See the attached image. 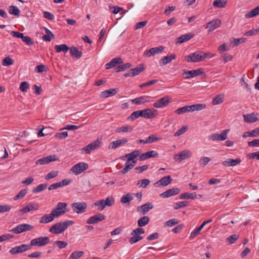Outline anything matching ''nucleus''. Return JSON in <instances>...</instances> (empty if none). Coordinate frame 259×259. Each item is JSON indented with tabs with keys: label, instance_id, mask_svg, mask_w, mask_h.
I'll return each instance as SVG.
<instances>
[{
	"label": "nucleus",
	"instance_id": "nucleus-1",
	"mask_svg": "<svg viewBox=\"0 0 259 259\" xmlns=\"http://www.w3.org/2000/svg\"><path fill=\"white\" fill-rule=\"evenodd\" d=\"M74 224L72 220H67L63 222L57 223L49 229V232L55 234H59L66 230L69 226Z\"/></svg>",
	"mask_w": 259,
	"mask_h": 259
},
{
	"label": "nucleus",
	"instance_id": "nucleus-2",
	"mask_svg": "<svg viewBox=\"0 0 259 259\" xmlns=\"http://www.w3.org/2000/svg\"><path fill=\"white\" fill-rule=\"evenodd\" d=\"M205 107L206 105L204 104L187 105L176 110L175 113L177 114L180 115L187 112L201 110L205 108Z\"/></svg>",
	"mask_w": 259,
	"mask_h": 259
},
{
	"label": "nucleus",
	"instance_id": "nucleus-3",
	"mask_svg": "<svg viewBox=\"0 0 259 259\" xmlns=\"http://www.w3.org/2000/svg\"><path fill=\"white\" fill-rule=\"evenodd\" d=\"M67 206V204L65 202H58L56 207L51 211L56 218H59L68 211Z\"/></svg>",
	"mask_w": 259,
	"mask_h": 259
},
{
	"label": "nucleus",
	"instance_id": "nucleus-4",
	"mask_svg": "<svg viewBox=\"0 0 259 259\" xmlns=\"http://www.w3.org/2000/svg\"><path fill=\"white\" fill-rule=\"evenodd\" d=\"M88 167V163L80 162L73 166L70 169L69 173L77 175L84 171Z\"/></svg>",
	"mask_w": 259,
	"mask_h": 259
},
{
	"label": "nucleus",
	"instance_id": "nucleus-5",
	"mask_svg": "<svg viewBox=\"0 0 259 259\" xmlns=\"http://www.w3.org/2000/svg\"><path fill=\"white\" fill-rule=\"evenodd\" d=\"M50 242V238L47 236L39 237L37 238L33 239L30 241V245L34 246H43L49 244Z\"/></svg>",
	"mask_w": 259,
	"mask_h": 259
},
{
	"label": "nucleus",
	"instance_id": "nucleus-6",
	"mask_svg": "<svg viewBox=\"0 0 259 259\" xmlns=\"http://www.w3.org/2000/svg\"><path fill=\"white\" fill-rule=\"evenodd\" d=\"M171 102V98L168 96H165L155 102L153 106L156 108H162L167 106Z\"/></svg>",
	"mask_w": 259,
	"mask_h": 259
},
{
	"label": "nucleus",
	"instance_id": "nucleus-7",
	"mask_svg": "<svg viewBox=\"0 0 259 259\" xmlns=\"http://www.w3.org/2000/svg\"><path fill=\"white\" fill-rule=\"evenodd\" d=\"M34 227L31 225L27 224H21L17 225L13 228L10 231L13 232L15 234H20L24 232L31 231L33 229Z\"/></svg>",
	"mask_w": 259,
	"mask_h": 259
},
{
	"label": "nucleus",
	"instance_id": "nucleus-8",
	"mask_svg": "<svg viewBox=\"0 0 259 259\" xmlns=\"http://www.w3.org/2000/svg\"><path fill=\"white\" fill-rule=\"evenodd\" d=\"M102 142L101 140L97 139L83 147L81 150L84 151L87 154H90L92 151L102 146Z\"/></svg>",
	"mask_w": 259,
	"mask_h": 259
},
{
	"label": "nucleus",
	"instance_id": "nucleus-9",
	"mask_svg": "<svg viewBox=\"0 0 259 259\" xmlns=\"http://www.w3.org/2000/svg\"><path fill=\"white\" fill-rule=\"evenodd\" d=\"M201 53L196 52L185 56V59L188 62H199L202 61Z\"/></svg>",
	"mask_w": 259,
	"mask_h": 259
},
{
	"label": "nucleus",
	"instance_id": "nucleus-10",
	"mask_svg": "<svg viewBox=\"0 0 259 259\" xmlns=\"http://www.w3.org/2000/svg\"><path fill=\"white\" fill-rule=\"evenodd\" d=\"M31 249V245L30 244H22L20 246H17L13 247L10 249L9 252L11 254H15L17 253L25 252Z\"/></svg>",
	"mask_w": 259,
	"mask_h": 259
},
{
	"label": "nucleus",
	"instance_id": "nucleus-11",
	"mask_svg": "<svg viewBox=\"0 0 259 259\" xmlns=\"http://www.w3.org/2000/svg\"><path fill=\"white\" fill-rule=\"evenodd\" d=\"M71 206L73 211L78 214L85 212L87 207L85 202H75L72 203Z\"/></svg>",
	"mask_w": 259,
	"mask_h": 259
},
{
	"label": "nucleus",
	"instance_id": "nucleus-12",
	"mask_svg": "<svg viewBox=\"0 0 259 259\" xmlns=\"http://www.w3.org/2000/svg\"><path fill=\"white\" fill-rule=\"evenodd\" d=\"M192 156V153L189 150H184L174 156V159L176 161L180 162Z\"/></svg>",
	"mask_w": 259,
	"mask_h": 259
},
{
	"label": "nucleus",
	"instance_id": "nucleus-13",
	"mask_svg": "<svg viewBox=\"0 0 259 259\" xmlns=\"http://www.w3.org/2000/svg\"><path fill=\"white\" fill-rule=\"evenodd\" d=\"M221 24V20L219 19H215L209 22L205 25V27L208 28V32H210L219 28Z\"/></svg>",
	"mask_w": 259,
	"mask_h": 259
},
{
	"label": "nucleus",
	"instance_id": "nucleus-14",
	"mask_svg": "<svg viewBox=\"0 0 259 259\" xmlns=\"http://www.w3.org/2000/svg\"><path fill=\"white\" fill-rule=\"evenodd\" d=\"M229 130L223 131L221 134H212L209 137V139L211 141H224L227 138V134Z\"/></svg>",
	"mask_w": 259,
	"mask_h": 259
},
{
	"label": "nucleus",
	"instance_id": "nucleus-15",
	"mask_svg": "<svg viewBox=\"0 0 259 259\" xmlns=\"http://www.w3.org/2000/svg\"><path fill=\"white\" fill-rule=\"evenodd\" d=\"M58 159L56 155H50L45 157L38 159L36 163L37 164H48L52 161H55Z\"/></svg>",
	"mask_w": 259,
	"mask_h": 259
},
{
	"label": "nucleus",
	"instance_id": "nucleus-16",
	"mask_svg": "<svg viewBox=\"0 0 259 259\" xmlns=\"http://www.w3.org/2000/svg\"><path fill=\"white\" fill-rule=\"evenodd\" d=\"M105 216L102 213H98L90 217L87 221L88 224H96L105 219Z\"/></svg>",
	"mask_w": 259,
	"mask_h": 259
},
{
	"label": "nucleus",
	"instance_id": "nucleus-17",
	"mask_svg": "<svg viewBox=\"0 0 259 259\" xmlns=\"http://www.w3.org/2000/svg\"><path fill=\"white\" fill-rule=\"evenodd\" d=\"M164 48L162 46H159L157 47L152 48L149 49L148 51H146L144 52V54L149 57L152 56H154L155 55L161 53L163 51Z\"/></svg>",
	"mask_w": 259,
	"mask_h": 259
},
{
	"label": "nucleus",
	"instance_id": "nucleus-18",
	"mask_svg": "<svg viewBox=\"0 0 259 259\" xmlns=\"http://www.w3.org/2000/svg\"><path fill=\"white\" fill-rule=\"evenodd\" d=\"M158 114L156 109L146 108L144 109V118L151 119L155 117Z\"/></svg>",
	"mask_w": 259,
	"mask_h": 259
},
{
	"label": "nucleus",
	"instance_id": "nucleus-19",
	"mask_svg": "<svg viewBox=\"0 0 259 259\" xmlns=\"http://www.w3.org/2000/svg\"><path fill=\"white\" fill-rule=\"evenodd\" d=\"M180 190L178 188H173L161 193L160 196L163 198H168L178 194Z\"/></svg>",
	"mask_w": 259,
	"mask_h": 259
},
{
	"label": "nucleus",
	"instance_id": "nucleus-20",
	"mask_svg": "<svg viewBox=\"0 0 259 259\" xmlns=\"http://www.w3.org/2000/svg\"><path fill=\"white\" fill-rule=\"evenodd\" d=\"M153 208V205L151 202H148L137 208V211L142 214H146L150 209Z\"/></svg>",
	"mask_w": 259,
	"mask_h": 259
},
{
	"label": "nucleus",
	"instance_id": "nucleus-21",
	"mask_svg": "<svg viewBox=\"0 0 259 259\" xmlns=\"http://www.w3.org/2000/svg\"><path fill=\"white\" fill-rule=\"evenodd\" d=\"M172 181V179L170 176L164 177L159 181L154 183V185L156 187L162 186L163 187L166 186L169 184Z\"/></svg>",
	"mask_w": 259,
	"mask_h": 259
},
{
	"label": "nucleus",
	"instance_id": "nucleus-22",
	"mask_svg": "<svg viewBox=\"0 0 259 259\" xmlns=\"http://www.w3.org/2000/svg\"><path fill=\"white\" fill-rule=\"evenodd\" d=\"M257 114L251 113L243 115L244 121L247 123H253L258 120L256 115Z\"/></svg>",
	"mask_w": 259,
	"mask_h": 259
},
{
	"label": "nucleus",
	"instance_id": "nucleus-23",
	"mask_svg": "<svg viewBox=\"0 0 259 259\" xmlns=\"http://www.w3.org/2000/svg\"><path fill=\"white\" fill-rule=\"evenodd\" d=\"M151 98L148 96H142L136 98L132 100L131 102L133 104H143L149 102V98Z\"/></svg>",
	"mask_w": 259,
	"mask_h": 259
},
{
	"label": "nucleus",
	"instance_id": "nucleus-24",
	"mask_svg": "<svg viewBox=\"0 0 259 259\" xmlns=\"http://www.w3.org/2000/svg\"><path fill=\"white\" fill-rule=\"evenodd\" d=\"M56 218L52 212L50 214H45L40 218L39 222L40 224H47L54 221Z\"/></svg>",
	"mask_w": 259,
	"mask_h": 259
},
{
	"label": "nucleus",
	"instance_id": "nucleus-25",
	"mask_svg": "<svg viewBox=\"0 0 259 259\" xmlns=\"http://www.w3.org/2000/svg\"><path fill=\"white\" fill-rule=\"evenodd\" d=\"M135 195V193H128L123 195L120 199V202L123 204H126L127 205H130L131 201H132Z\"/></svg>",
	"mask_w": 259,
	"mask_h": 259
},
{
	"label": "nucleus",
	"instance_id": "nucleus-26",
	"mask_svg": "<svg viewBox=\"0 0 259 259\" xmlns=\"http://www.w3.org/2000/svg\"><path fill=\"white\" fill-rule=\"evenodd\" d=\"M202 73V71L201 69H196V70H192L190 71H186L184 70V73L188 75V76H186L185 77V79H189L191 77H195Z\"/></svg>",
	"mask_w": 259,
	"mask_h": 259
},
{
	"label": "nucleus",
	"instance_id": "nucleus-27",
	"mask_svg": "<svg viewBox=\"0 0 259 259\" xmlns=\"http://www.w3.org/2000/svg\"><path fill=\"white\" fill-rule=\"evenodd\" d=\"M241 160L240 158L235 159L229 158L226 160L223 161L222 164L225 166H234L241 162Z\"/></svg>",
	"mask_w": 259,
	"mask_h": 259
},
{
	"label": "nucleus",
	"instance_id": "nucleus-28",
	"mask_svg": "<svg viewBox=\"0 0 259 259\" xmlns=\"http://www.w3.org/2000/svg\"><path fill=\"white\" fill-rule=\"evenodd\" d=\"M123 61L120 58H115L112 59L109 62L105 65L106 69H109L115 67L116 65L121 64Z\"/></svg>",
	"mask_w": 259,
	"mask_h": 259
},
{
	"label": "nucleus",
	"instance_id": "nucleus-29",
	"mask_svg": "<svg viewBox=\"0 0 259 259\" xmlns=\"http://www.w3.org/2000/svg\"><path fill=\"white\" fill-rule=\"evenodd\" d=\"M176 58V55L174 54L169 56H166L159 60V63L160 66L165 65L170 63L172 60Z\"/></svg>",
	"mask_w": 259,
	"mask_h": 259
},
{
	"label": "nucleus",
	"instance_id": "nucleus-30",
	"mask_svg": "<svg viewBox=\"0 0 259 259\" xmlns=\"http://www.w3.org/2000/svg\"><path fill=\"white\" fill-rule=\"evenodd\" d=\"M194 36V34L192 33H189L185 34L184 35H183L178 38H177V40L176 41V43L177 44H182L184 42H186L187 41L189 40L192 38H193Z\"/></svg>",
	"mask_w": 259,
	"mask_h": 259
},
{
	"label": "nucleus",
	"instance_id": "nucleus-31",
	"mask_svg": "<svg viewBox=\"0 0 259 259\" xmlns=\"http://www.w3.org/2000/svg\"><path fill=\"white\" fill-rule=\"evenodd\" d=\"M158 155L157 152L155 151H149L140 155V159L142 160L148 159L151 157H156Z\"/></svg>",
	"mask_w": 259,
	"mask_h": 259
},
{
	"label": "nucleus",
	"instance_id": "nucleus-32",
	"mask_svg": "<svg viewBox=\"0 0 259 259\" xmlns=\"http://www.w3.org/2000/svg\"><path fill=\"white\" fill-rule=\"evenodd\" d=\"M37 209V208H35L34 207V204L33 203H29L26 206L20 209L18 211V213L19 214H22L28 212L32 210H36Z\"/></svg>",
	"mask_w": 259,
	"mask_h": 259
},
{
	"label": "nucleus",
	"instance_id": "nucleus-33",
	"mask_svg": "<svg viewBox=\"0 0 259 259\" xmlns=\"http://www.w3.org/2000/svg\"><path fill=\"white\" fill-rule=\"evenodd\" d=\"M117 91L115 89H111L102 92L101 94L102 98H108L112 96L117 94Z\"/></svg>",
	"mask_w": 259,
	"mask_h": 259
},
{
	"label": "nucleus",
	"instance_id": "nucleus-34",
	"mask_svg": "<svg viewBox=\"0 0 259 259\" xmlns=\"http://www.w3.org/2000/svg\"><path fill=\"white\" fill-rule=\"evenodd\" d=\"M259 15V5L245 14L246 18H251Z\"/></svg>",
	"mask_w": 259,
	"mask_h": 259
},
{
	"label": "nucleus",
	"instance_id": "nucleus-35",
	"mask_svg": "<svg viewBox=\"0 0 259 259\" xmlns=\"http://www.w3.org/2000/svg\"><path fill=\"white\" fill-rule=\"evenodd\" d=\"M70 55L72 57H75L77 59H79L82 56V53L76 47H71L69 48Z\"/></svg>",
	"mask_w": 259,
	"mask_h": 259
},
{
	"label": "nucleus",
	"instance_id": "nucleus-36",
	"mask_svg": "<svg viewBox=\"0 0 259 259\" xmlns=\"http://www.w3.org/2000/svg\"><path fill=\"white\" fill-rule=\"evenodd\" d=\"M139 154V152L138 150H135L133 152L127 154L125 155L126 158H127V161H132V163H136V161L135 160V159L138 157Z\"/></svg>",
	"mask_w": 259,
	"mask_h": 259
},
{
	"label": "nucleus",
	"instance_id": "nucleus-37",
	"mask_svg": "<svg viewBox=\"0 0 259 259\" xmlns=\"http://www.w3.org/2000/svg\"><path fill=\"white\" fill-rule=\"evenodd\" d=\"M145 68L144 64H141L137 66L136 68L131 69L132 76H136L140 74L144 71Z\"/></svg>",
	"mask_w": 259,
	"mask_h": 259
},
{
	"label": "nucleus",
	"instance_id": "nucleus-38",
	"mask_svg": "<svg viewBox=\"0 0 259 259\" xmlns=\"http://www.w3.org/2000/svg\"><path fill=\"white\" fill-rule=\"evenodd\" d=\"M54 49L57 53H60L61 52L66 53L69 50V48L66 44L56 45L54 47Z\"/></svg>",
	"mask_w": 259,
	"mask_h": 259
},
{
	"label": "nucleus",
	"instance_id": "nucleus-39",
	"mask_svg": "<svg viewBox=\"0 0 259 259\" xmlns=\"http://www.w3.org/2000/svg\"><path fill=\"white\" fill-rule=\"evenodd\" d=\"M135 163H131L130 161H126L124 164V167L119 171L122 174H125L127 172L130 170L132 169L134 166Z\"/></svg>",
	"mask_w": 259,
	"mask_h": 259
},
{
	"label": "nucleus",
	"instance_id": "nucleus-40",
	"mask_svg": "<svg viewBox=\"0 0 259 259\" xmlns=\"http://www.w3.org/2000/svg\"><path fill=\"white\" fill-rule=\"evenodd\" d=\"M133 130V127L131 125L123 126L121 127H117L115 130L116 133H127L130 132Z\"/></svg>",
	"mask_w": 259,
	"mask_h": 259
},
{
	"label": "nucleus",
	"instance_id": "nucleus-41",
	"mask_svg": "<svg viewBox=\"0 0 259 259\" xmlns=\"http://www.w3.org/2000/svg\"><path fill=\"white\" fill-rule=\"evenodd\" d=\"M196 198V195L194 193L186 192L182 193L180 195V198L181 199H194Z\"/></svg>",
	"mask_w": 259,
	"mask_h": 259
},
{
	"label": "nucleus",
	"instance_id": "nucleus-42",
	"mask_svg": "<svg viewBox=\"0 0 259 259\" xmlns=\"http://www.w3.org/2000/svg\"><path fill=\"white\" fill-rule=\"evenodd\" d=\"M132 65L130 63H126L124 64H122L117 66L114 68L115 72H118L120 71H123L126 70L127 68H129L131 67Z\"/></svg>",
	"mask_w": 259,
	"mask_h": 259
},
{
	"label": "nucleus",
	"instance_id": "nucleus-43",
	"mask_svg": "<svg viewBox=\"0 0 259 259\" xmlns=\"http://www.w3.org/2000/svg\"><path fill=\"white\" fill-rule=\"evenodd\" d=\"M150 221V219L147 216H144L140 218L138 221V225L140 227L146 226Z\"/></svg>",
	"mask_w": 259,
	"mask_h": 259
},
{
	"label": "nucleus",
	"instance_id": "nucleus-44",
	"mask_svg": "<svg viewBox=\"0 0 259 259\" xmlns=\"http://www.w3.org/2000/svg\"><path fill=\"white\" fill-rule=\"evenodd\" d=\"M224 95L223 94H220L213 99L212 103L213 105L220 104L224 101Z\"/></svg>",
	"mask_w": 259,
	"mask_h": 259
},
{
	"label": "nucleus",
	"instance_id": "nucleus-45",
	"mask_svg": "<svg viewBox=\"0 0 259 259\" xmlns=\"http://www.w3.org/2000/svg\"><path fill=\"white\" fill-rule=\"evenodd\" d=\"M48 186L47 184H41L33 188L32 190L33 193H37L45 190Z\"/></svg>",
	"mask_w": 259,
	"mask_h": 259
},
{
	"label": "nucleus",
	"instance_id": "nucleus-46",
	"mask_svg": "<svg viewBox=\"0 0 259 259\" xmlns=\"http://www.w3.org/2000/svg\"><path fill=\"white\" fill-rule=\"evenodd\" d=\"M227 3V0H215L213 2V6L215 8H224Z\"/></svg>",
	"mask_w": 259,
	"mask_h": 259
},
{
	"label": "nucleus",
	"instance_id": "nucleus-47",
	"mask_svg": "<svg viewBox=\"0 0 259 259\" xmlns=\"http://www.w3.org/2000/svg\"><path fill=\"white\" fill-rule=\"evenodd\" d=\"M83 251H75L73 252L69 256L70 259H78L83 255Z\"/></svg>",
	"mask_w": 259,
	"mask_h": 259
},
{
	"label": "nucleus",
	"instance_id": "nucleus-48",
	"mask_svg": "<svg viewBox=\"0 0 259 259\" xmlns=\"http://www.w3.org/2000/svg\"><path fill=\"white\" fill-rule=\"evenodd\" d=\"M188 126L186 125H183L181 128L178 130L175 134V137H178L186 132L188 130Z\"/></svg>",
	"mask_w": 259,
	"mask_h": 259
},
{
	"label": "nucleus",
	"instance_id": "nucleus-49",
	"mask_svg": "<svg viewBox=\"0 0 259 259\" xmlns=\"http://www.w3.org/2000/svg\"><path fill=\"white\" fill-rule=\"evenodd\" d=\"M160 140V138H157L156 137L155 135H152L147 138V139L145 140V142L147 144L148 143H152L157 141H159Z\"/></svg>",
	"mask_w": 259,
	"mask_h": 259
},
{
	"label": "nucleus",
	"instance_id": "nucleus-50",
	"mask_svg": "<svg viewBox=\"0 0 259 259\" xmlns=\"http://www.w3.org/2000/svg\"><path fill=\"white\" fill-rule=\"evenodd\" d=\"M239 238V235L234 234L227 238V241L230 244L234 243Z\"/></svg>",
	"mask_w": 259,
	"mask_h": 259
},
{
	"label": "nucleus",
	"instance_id": "nucleus-51",
	"mask_svg": "<svg viewBox=\"0 0 259 259\" xmlns=\"http://www.w3.org/2000/svg\"><path fill=\"white\" fill-rule=\"evenodd\" d=\"M20 12V10L16 6H11L10 7L9 13L10 14L18 16L19 15Z\"/></svg>",
	"mask_w": 259,
	"mask_h": 259
},
{
	"label": "nucleus",
	"instance_id": "nucleus-52",
	"mask_svg": "<svg viewBox=\"0 0 259 259\" xmlns=\"http://www.w3.org/2000/svg\"><path fill=\"white\" fill-rule=\"evenodd\" d=\"M95 205L98 206V210L100 211L103 210L106 206L104 202V199L97 201L95 203Z\"/></svg>",
	"mask_w": 259,
	"mask_h": 259
},
{
	"label": "nucleus",
	"instance_id": "nucleus-53",
	"mask_svg": "<svg viewBox=\"0 0 259 259\" xmlns=\"http://www.w3.org/2000/svg\"><path fill=\"white\" fill-rule=\"evenodd\" d=\"M104 202L106 206H111L114 204L115 199L112 196H108L104 199Z\"/></svg>",
	"mask_w": 259,
	"mask_h": 259
},
{
	"label": "nucleus",
	"instance_id": "nucleus-54",
	"mask_svg": "<svg viewBox=\"0 0 259 259\" xmlns=\"http://www.w3.org/2000/svg\"><path fill=\"white\" fill-rule=\"evenodd\" d=\"M187 204L188 202L186 201L176 202L174 204V208L175 209H178L179 208L187 206Z\"/></svg>",
	"mask_w": 259,
	"mask_h": 259
},
{
	"label": "nucleus",
	"instance_id": "nucleus-55",
	"mask_svg": "<svg viewBox=\"0 0 259 259\" xmlns=\"http://www.w3.org/2000/svg\"><path fill=\"white\" fill-rule=\"evenodd\" d=\"M27 193V189H22L14 197V199L17 200L18 199L23 198Z\"/></svg>",
	"mask_w": 259,
	"mask_h": 259
},
{
	"label": "nucleus",
	"instance_id": "nucleus-56",
	"mask_svg": "<svg viewBox=\"0 0 259 259\" xmlns=\"http://www.w3.org/2000/svg\"><path fill=\"white\" fill-rule=\"evenodd\" d=\"M133 235H134V236L131 237L129 240L131 244H133L136 242H137L138 241H139L143 239V237L139 235H137L136 234H134Z\"/></svg>",
	"mask_w": 259,
	"mask_h": 259
},
{
	"label": "nucleus",
	"instance_id": "nucleus-57",
	"mask_svg": "<svg viewBox=\"0 0 259 259\" xmlns=\"http://www.w3.org/2000/svg\"><path fill=\"white\" fill-rule=\"evenodd\" d=\"M14 61L9 56L6 57L3 60L2 64L4 66H10L13 64Z\"/></svg>",
	"mask_w": 259,
	"mask_h": 259
},
{
	"label": "nucleus",
	"instance_id": "nucleus-58",
	"mask_svg": "<svg viewBox=\"0 0 259 259\" xmlns=\"http://www.w3.org/2000/svg\"><path fill=\"white\" fill-rule=\"evenodd\" d=\"M67 243L63 241H56L54 242V245L57 246L60 249L64 248L67 246Z\"/></svg>",
	"mask_w": 259,
	"mask_h": 259
},
{
	"label": "nucleus",
	"instance_id": "nucleus-59",
	"mask_svg": "<svg viewBox=\"0 0 259 259\" xmlns=\"http://www.w3.org/2000/svg\"><path fill=\"white\" fill-rule=\"evenodd\" d=\"M150 183V181L149 179H143L138 182V185H140V187L143 188H146Z\"/></svg>",
	"mask_w": 259,
	"mask_h": 259
},
{
	"label": "nucleus",
	"instance_id": "nucleus-60",
	"mask_svg": "<svg viewBox=\"0 0 259 259\" xmlns=\"http://www.w3.org/2000/svg\"><path fill=\"white\" fill-rule=\"evenodd\" d=\"M121 145V142H119L118 140L114 141L112 142H111L108 148L109 149H116L118 147L120 146Z\"/></svg>",
	"mask_w": 259,
	"mask_h": 259
},
{
	"label": "nucleus",
	"instance_id": "nucleus-61",
	"mask_svg": "<svg viewBox=\"0 0 259 259\" xmlns=\"http://www.w3.org/2000/svg\"><path fill=\"white\" fill-rule=\"evenodd\" d=\"M211 159L208 157H201L199 161V164L202 166H205L206 164L208 163L209 161H210Z\"/></svg>",
	"mask_w": 259,
	"mask_h": 259
},
{
	"label": "nucleus",
	"instance_id": "nucleus-62",
	"mask_svg": "<svg viewBox=\"0 0 259 259\" xmlns=\"http://www.w3.org/2000/svg\"><path fill=\"white\" fill-rule=\"evenodd\" d=\"M202 230L199 227L195 229L190 234V239H193L195 238L200 233V231Z\"/></svg>",
	"mask_w": 259,
	"mask_h": 259
},
{
	"label": "nucleus",
	"instance_id": "nucleus-63",
	"mask_svg": "<svg viewBox=\"0 0 259 259\" xmlns=\"http://www.w3.org/2000/svg\"><path fill=\"white\" fill-rule=\"evenodd\" d=\"M58 175V171H51L49 173H48L45 177V180H49L50 179H52L56 176H57Z\"/></svg>",
	"mask_w": 259,
	"mask_h": 259
},
{
	"label": "nucleus",
	"instance_id": "nucleus-64",
	"mask_svg": "<svg viewBox=\"0 0 259 259\" xmlns=\"http://www.w3.org/2000/svg\"><path fill=\"white\" fill-rule=\"evenodd\" d=\"M68 137V133L67 132H63L61 133H59L56 134L55 137L57 139L60 140H63L65 139Z\"/></svg>",
	"mask_w": 259,
	"mask_h": 259
}]
</instances>
